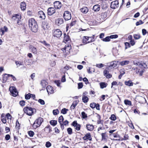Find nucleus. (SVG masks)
<instances>
[{
  "label": "nucleus",
  "mask_w": 148,
  "mask_h": 148,
  "mask_svg": "<svg viewBox=\"0 0 148 148\" xmlns=\"http://www.w3.org/2000/svg\"><path fill=\"white\" fill-rule=\"evenodd\" d=\"M29 27L31 30L34 32H36L38 30V26L35 20L33 18H30L29 20Z\"/></svg>",
  "instance_id": "obj_1"
},
{
  "label": "nucleus",
  "mask_w": 148,
  "mask_h": 148,
  "mask_svg": "<svg viewBox=\"0 0 148 148\" xmlns=\"http://www.w3.org/2000/svg\"><path fill=\"white\" fill-rule=\"evenodd\" d=\"M43 121V119L41 117H39L37 119L33 125L34 128L36 129L40 126Z\"/></svg>",
  "instance_id": "obj_2"
},
{
  "label": "nucleus",
  "mask_w": 148,
  "mask_h": 148,
  "mask_svg": "<svg viewBox=\"0 0 148 148\" xmlns=\"http://www.w3.org/2000/svg\"><path fill=\"white\" fill-rule=\"evenodd\" d=\"M23 110L25 113L27 115L31 116L33 114L34 111H36V110L34 108L29 107L27 106L24 108Z\"/></svg>",
  "instance_id": "obj_3"
},
{
  "label": "nucleus",
  "mask_w": 148,
  "mask_h": 148,
  "mask_svg": "<svg viewBox=\"0 0 148 148\" xmlns=\"http://www.w3.org/2000/svg\"><path fill=\"white\" fill-rule=\"evenodd\" d=\"M132 70L135 71L136 73L138 74L140 76H142L144 71V69H140L138 67H133L132 68Z\"/></svg>",
  "instance_id": "obj_4"
},
{
  "label": "nucleus",
  "mask_w": 148,
  "mask_h": 148,
  "mask_svg": "<svg viewBox=\"0 0 148 148\" xmlns=\"http://www.w3.org/2000/svg\"><path fill=\"white\" fill-rule=\"evenodd\" d=\"M63 16L65 20H69L70 19L71 17L70 12L68 11H66L64 12Z\"/></svg>",
  "instance_id": "obj_5"
},
{
  "label": "nucleus",
  "mask_w": 148,
  "mask_h": 148,
  "mask_svg": "<svg viewBox=\"0 0 148 148\" xmlns=\"http://www.w3.org/2000/svg\"><path fill=\"white\" fill-rule=\"evenodd\" d=\"M62 34V33L60 29H57L55 30L53 32V35L54 36L57 38L60 37Z\"/></svg>",
  "instance_id": "obj_6"
},
{
  "label": "nucleus",
  "mask_w": 148,
  "mask_h": 148,
  "mask_svg": "<svg viewBox=\"0 0 148 148\" xmlns=\"http://www.w3.org/2000/svg\"><path fill=\"white\" fill-rule=\"evenodd\" d=\"M10 90L12 95L14 97H16L18 94V91L15 87L13 86L10 87Z\"/></svg>",
  "instance_id": "obj_7"
},
{
  "label": "nucleus",
  "mask_w": 148,
  "mask_h": 148,
  "mask_svg": "<svg viewBox=\"0 0 148 148\" xmlns=\"http://www.w3.org/2000/svg\"><path fill=\"white\" fill-rule=\"evenodd\" d=\"M119 3L117 0L113 1L111 3L110 7L114 9L118 7Z\"/></svg>",
  "instance_id": "obj_8"
},
{
  "label": "nucleus",
  "mask_w": 148,
  "mask_h": 148,
  "mask_svg": "<svg viewBox=\"0 0 148 148\" xmlns=\"http://www.w3.org/2000/svg\"><path fill=\"white\" fill-rule=\"evenodd\" d=\"M54 6L56 9H60L62 7L61 3L59 1H56L54 3Z\"/></svg>",
  "instance_id": "obj_9"
},
{
  "label": "nucleus",
  "mask_w": 148,
  "mask_h": 148,
  "mask_svg": "<svg viewBox=\"0 0 148 148\" xmlns=\"http://www.w3.org/2000/svg\"><path fill=\"white\" fill-rule=\"evenodd\" d=\"M64 119L62 116H61L58 118V122H59L61 127L62 130L64 128V125H63V121Z\"/></svg>",
  "instance_id": "obj_10"
},
{
  "label": "nucleus",
  "mask_w": 148,
  "mask_h": 148,
  "mask_svg": "<svg viewBox=\"0 0 148 148\" xmlns=\"http://www.w3.org/2000/svg\"><path fill=\"white\" fill-rule=\"evenodd\" d=\"M84 140H89L91 141L92 140L90 134V133H88L85 135V136L83 138Z\"/></svg>",
  "instance_id": "obj_11"
},
{
  "label": "nucleus",
  "mask_w": 148,
  "mask_h": 148,
  "mask_svg": "<svg viewBox=\"0 0 148 148\" xmlns=\"http://www.w3.org/2000/svg\"><path fill=\"white\" fill-rule=\"evenodd\" d=\"M47 14L49 15H51L54 14L56 12L55 10L53 8H49L47 10Z\"/></svg>",
  "instance_id": "obj_12"
},
{
  "label": "nucleus",
  "mask_w": 148,
  "mask_h": 148,
  "mask_svg": "<svg viewBox=\"0 0 148 148\" xmlns=\"http://www.w3.org/2000/svg\"><path fill=\"white\" fill-rule=\"evenodd\" d=\"M47 90L48 94H52L54 92L53 88L50 86H48L47 87Z\"/></svg>",
  "instance_id": "obj_13"
},
{
  "label": "nucleus",
  "mask_w": 148,
  "mask_h": 148,
  "mask_svg": "<svg viewBox=\"0 0 148 148\" xmlns=\"http://www.w3.org/2000/svg\"><path fill=\"white\" fill-rule=\"evenodd\" d=\"M89 37L84 36L83 38L82 42L84 44L90 42Z\"/></svg>",
  "instance_id": "obj_14"
},
{
  "label": "nucleus",
  "mask_w": 148,
  "mask_h": 148,
  "mask_svg": "<svg viewBox=\"0 0 148 148\" xmlns=\"http://www.w3.org/2000/svg\"><path fill=\"white\" fill-rule=\"evenodd\" d=\"M71 45L69 44L66 45L65 47L62 49V50L64 52H66V51L69 52V51L71 49Z\"/></svg>",
  "instance_id": "obj_15"
},
{
  "label": "nucleus",
  "mask_w": 148,
  "mask_h": 148,
  "mask_svg": "<svg viewBox=\"0 0 148 148\" xmlns=\"http://www.w3.org/2000/svg\"><path fill=\"white\" fill-rule=\"evenodd\" d=\"M64 21L62 18H59L56 19V23L58 26L60 25L63 23Z\"/></svg>",
  "instance_id": "obj_16"
},
{
  "label": "nucleus",
  "mask_w": 148,
  "mask_h": 148,
  "mask_svg": "<svg viewBox=\"0 0 148 148\" xmlns=\"http://www.w3.org/2000/svg\"><path fill=\"white\" fill-rule=\"evenodd\" d=\"M8 31V28L6 26H4L3 27H2L0 29V32H1V35L4 34L5 32H7Z\"/></svg>",
  "instance_id": "obj_17"
},
{
  "label": "nucleus",
  "mask_w": 148,
  "mask_h": 148,
  "mask_svg": "<svg viewBox=\"0 0 148 148\" xmlns=\"http://www.w3.org/2000/svg\"><path fill=\"white\" fill-rule=\"evenodd\" d=\"M103 74L107 78H109L112 77V75L109 73V71L107 70H105L103 71Z\"/></svg>",
  "instance_id": "obj_18"
},
{
  "label": "nucleus",
  "mask_w": 148,
  "mask_h": 148,
  "mask_svg": "<svg viewBox=\"0 0 148 148\" xmlns=\"http://www.w3.org/2000/svg\"><path fill=\"white\" fill-rule=\"evenodd\" d=\"M86 127L88 130L92 131L94 129V127L92 125L87 124L86 125Z\"/></svg>",
  "instance_id": "obj_19"
},
{
  "label": "nucleus",
  "mask_w": 148,
  "mask_h": 148,
  "mask_svg": "<svg viewBox=\"0 0 148 148\" xmlns=\"http://www.w3.org/2000/svg\"><path fill=\"white\" fill-rule=\"evenodd\" d=\"M26 4L24 2H23L20 3V8L22 10H24L26 8Z\"/></svg>",
  "instance_id": "obj_20"
},
{
  "label": "nucleus",
  "mask_w": 148,
  "mask_h": 148,
  "mask_svg": "<svg viewBox=\"0 0 148 148\" xmlns=\"http://www.w3.org/2000/svg\"><path fill=\"white\" fill-rule=\"evenodd\" d=\"M100 10V5H96L94 6L93 10L95 12H97Z\"/></svg>",
  "instance_id": "obj_21"
},
{
  "label": "nucleus",
  "mask_w": 148,
  "mask_h": 148,
  "mask_svg": "<svg viewBox=\"0 0 148 148\" xmlns=\"http://www.w3.org/2000/svg\"><path fill=\"white\" fill-rule=\"evenodd\" d=\"M41 84L42 86V89L44 90L46 87L47 83L45 81L42 80L41 81Z\"/></svg>",
  "instance_id": "obj_22"
},
{
  "label": "nucleus",
  "mask_w": 148,
  "mask_h": 148,
  "mask_svg": "<svg viewBox=\"0 0 148 148\" xmlns=\"http://www.w3.org/2000/svg\"><path fill=\"white\" fill-rule=\"evenodd\" d=\"M125 84L129 86H133L134 83L132 82L131 80H129L128 81H125Z\"/></svg>",
  "instance_id": "obj_23"
},
{
  "label": "nucleus",
  "mask_w": 148,
  "mask_h": 148,
  "mask_svg": "<svg viewBox=\"0 0 148 148\" xmlns=\"http://www.w3.org/2000/svg\"><path fill=\"white\" fill-rule=\"evenodd\" d=\"M29 49H31L32 52L34 54H36L37 53V51L36 50V49L32 46V45H31L30 46Z\"/></svg>",
  "instance_id": "obj_24"
},
{
  "label": "nucleus",
  "mask_w": 148,
  "mask_h": 148,
  "mask_svg": "<svg viewBox=\"0 0 148 148\" xmlns=\"http://www.w3.org/2000/svg\"><path fill=\"white\" fill-rule=\"evenodd\" d=\"M78 102L76 100L73 101L71 106L70 107L71 110L74 109L76 106L77 105Z\"/></svg>",
  "instance_id": "obj_25"
},
{
  "label": "nucleus",
  "mask_w": 148,
  "mask_h": 148,
  "mask_svg": "<svg viewBox=\"0 0 148 148\" xmlns=\"http://www.w3.org/2000/svg\"><path fill=\"white\" fill-rule=\"evenodd\" d=\"M117 62L116 61L112 62L110 63V65L109 66L110 68L112 67L114 68L117 66Z\"/></svg>",
  "instance_id": "obj_26"
},
{
  "label": "nucleus",
  "mask_w": 148,
  "mask_h": 148,
  "mask_svg": "<svg viewBox=\"0 0 148 148\" xmlns=\"http://www.w3.org/2000/svg\"><path fill=\"white\" fill-rule=\"evenodd\" d=\"M80 10L81 12L83 13L86 14L88 12V9L87 7H83L82 8H81L80 9Z\"/></svg>",
  "instance_id": "obj_27"
},
{
  "label": "nucleus",
  "mask_w": 148,
  "mask_h": 148,
  "mask_svg": "<svg viewBox=\"0 0 148 148\" xmlns=\"http://www.w3.org/2000/svg\"><path fill=\"white\" fill-rule=\"evenodd\" d=\"M70 38L69 36L64 33V40L66 42H67L70 41Z\"/></svg>",
  "instance_id": "obj_28"
},
{
  "label": "nucleus",
  "mask_w": 148,
  "mask_h": 148,
  "mask_svg": "<svg viewBox=\"0 0 148 148\" xmlns=\"http://www.w3.org/2000/svg\"><path fill=\"white\" fill-rule=\"evenodd\" d=\"M84 93L83 94H84ZM82 100L83 102L84 103H87L88 101V98L87 96H85L84 95H82Z\"/></svg>",
  "instance_id": "obj_29"
},
{
  "label": "nucleus",
  "mask_w": 148,
  "mask_h": 148,
  "mask_svg": "<svg viewBox=\"0 0 148 148\" xmlns=\"http://www.w3.org/2000/svg\"><path fill=\"white\" fill-rule=\"evenodd\" d=\"M130 62L128 60L123 61L120 62V64L121 66H124L128 64Z\"/></svg>",
  "instance_id": "obj_30"
},
{
  "label": "nucleus",
  "mask_w": 148,
  "mask_h": 148,
  "mask_svg": "<svg viewBox=\"0 0 148 148\" xmlns=\"http://www.w3.org/2000/svg\"><path fill=\"white\" fill-rule=\"evenodd\" d=\"M39 14H40V17L42 19H44L45 18V14L44 12L41 11L39 12Z\"/></svg>",
  "instance_id": "obj_31"
},
{
  "label": "nucleus",
  "mask_w": 148,
  "mask_h": 148,
  "mask_svg": "<svg viewBox=\"0 0 148 148\" xmlns=\"http://www.w3.org/2000/svg\"><path fill=\"white\" fill-rule=\"evenodd\" d=\"M101 18L104 20L107 17V13L106 12L102 13L101 14Z\"/></svg>",
  "instance_id": "obj_32"
},
{
  "label": "nucleus",
  "mask_w": 148,
  "mask_h": 148,
  "mask_svg": "<svg viewBox=\"0 0 148 148\" xmlns=\"http://www.w3.org/2000/svg\"><path fill=\"white\" fill-rule=\"evenodd\" d=\"M15 15L16 16L17 23L18 25H20L21 24V23H20V22L19 21V20H20L21 18V16L18 14H16Z\"/></svg>",
  "instance_id": "obj_33"
},
{
  "label": "nucleus",
  "mask_w": 148,
  "mask_h": 148,
  "mask_svg": "<svg viewBox=\"0 0 148 148\" xmlns=\"http://www.w3.org/2000/svg\"><path fill=\"white\" fill-rule=\"evenodd\" d=\"M45 131L47 133H48L52 131V130L49 126L46 127L45 128Z\"/></svg>",
  "instance_id": "obj_34"
},
{
  "label": "nucleus",
  "mask_w": 148,
  "mask_h": 148,
  "mask_svg": "<svg viewBox=\"0 0 148 148\" xmlns=\"http://www.w3.org/2000/svg\"><path fill=\"white\" fill-rule=\"evenodd\" d=\"M138 99L139 100L138 102L140 103H142L145 100V98L142 96H139L138 98Z\"/></svg>",
  "instance_id": "obj_35"
},
{
  "label": "nucleus",
  "mask_w": 148,
  "mask_h": 148,
  "mask_svg": "<svg viewBox=\"0 0 148 148\" xmlns=\"http://www.w3.org/2000/svg\"><path fill=\"white\" fill-rule=\"evenodd\" d=\"M50 123L52 125L55 126L57 124V121L55 120H51L50 121Z\"/></svg>",
  "instance_id": "obj_36"
},
{
  "label": "nucleus",
  "mask_w": 148,
  "mask_h": 148,
  "mask_svg": "<svg viewBox=\"0 0 148 148\" xmlns=\"http://www.w3.org/2000/svg\"><path fill=\"white\" fill-rule=\"evenodd\" d=\"M147 67V65L145 63H143V64L140 63V64H139V67L140 68V69H143V68H145Z\"/></svg>",
  "instance_id": "obj_37"
},
{
  "label": "nucleus",
  "mask_w": 148,
  "mask_h": 148,
  "mask_svg": "<svg viewBox=\"0 0 148 148\" xmlns=\"http://www.w3.org/2000/svg\"><path fill=\"white\" fill-rule=\"evenodd\" d=\"M100 86L101 88H103L106 87L107 84L104 82H101L100 83Z\"/></svg>",
  "instance_id": "obj_38"
},
{
  "label": "nucleus",
  "mask_w": 148,
  "mask_h": 148,
  "mask_svg": "<svg viewBox=\"0 0 148 148\" xmlns=\"http://www.w3.org/2000/svg\"><path fill=\"white\" fill-rule=\"evenodd\" d=\"M124 103L126 105L131 106L132 105L131 101L127 100H124Z\"/></svg>",
  "instance_id": "obj_39"
},
{
  "label": "nucleus",
  "mask_w": 148,
  "mask_h": 148,
  "mask_svg": "<svg viewBox=\"0 0 148 148\" xmlns=\"http://www.w3.org/2000/svg\"><path fill=\"white\" fill-rule=\"evenodd\" d=\"M110 36L106 37L105 38H103L102 39V40L104 42H108L110 40Z\"/></svg>",
  "instance_id": "obj_40"
},
{
  "label": "nucleus",
  "mask_w": 148,
  "mask_h": 148,
  "mask_svg": "<svg viewBox=\"0 0 148 148\" xmlns=\"http://www.w3.org/2000/svg\"><path fill=\"white\" fill-rule=\"evenodd\" d=\"M48 25L47 24H46L45 23H43L42 24V27L44 29H46L48 28Z\"/></svg>",
  "instance_id": "obj_41"
},
{
  "label": "nucleus",
  "mask_w": 148,
  "mask_h": 148,
  "mask_svg": "<svg viewBox=\"0 0 148 148\" xmlns=\"http://www.w3.org/2000/svg\"><path fill=\"white\" fill-rule=\"evenodd\" d=\"M68 111V110L65 108H64L62 109L61 111V113L63 114H66L67 113V112Z\"/></svg>",
  "instance_id": "obj_42"
},
{
  "label": "nucleus",
  "mask_w": 148,
  "mask_h": 148,
  "mask_svg": "<svg viewBox=\"0 0 148 148\" xmlns=\"http://www.w3.org/2000/svg\"><path fill=\"white\" fill-rule=\"evenodd\" d=\"M6 74H5L4 76H3V80L4 82H3V83H5L6 82V80L8 79V77H9L7 75H6Z\"/></svg>",
  "instance_id": "obj_43"
},
{
  "label": "nucleus",
  "mask_w": 148,
  "mask_h": 148,
  "mask_svg": "<svg viewBox=\"0 0 148 148\" xmlns=\"http://www.w3.org/2000/svg\"><path fill=\"white\" fill-rule=\"evenodd\" d=\"M110 119L112 121H115L116 119V117L114 114L111 115Z\"/></svg>",
  "instance_id": "obj_44"
},
{
  "label": "nucleus",
  "mask_w": 148,
  "mask_h": 148,
  "mask_svg": "<svg viewBox=\"0 0 148 148\" xmlns=\"http://www.w3.org/2000/svg\"><path fill=\"white\" fill-rule=\"evenodd\" d=\"M28 134L30 137H32L34 136V133L32 131H29L28 132Z\"/></svg>",
  "instance_id": "obj_45"
},
{
  "label": "nucleus",
  "mask_w": 148,
  "mask_h": 148,
  "mask_svg": "<svg viewBox=\"0 0 148 148\" xmlns=\"http://www.w3.org/2000/svg\"><path fill=\"white\" fill-rule=\"evenodd\" d=\"M31 94L29 93L27 94H25V99H29L31 97Z\"/></svg>",
  "instance_id": "obj_46"
},
{
  "label": "nucleus",
  "mask_w": 148,
  "mask_h": 148,
  "mask_svg": "<svg viewBox=\"0 0 148 148\" xmlns=\"http://www.w3.org/2000/svg\"><path fill=\"white\" fill-rule=\"evenodd\" d=\"M134 37L135 39H138L140 38V35L139 34H134Z\"/></svg>",
  "instance_id": "obj_47"
},
{
  "label": "nucleus",
  "mask_w": 148,
  "mask_h": 148,
  "mask_svg": "<svg viewBox=\"0 0 148 148\" xmlns=\"http://www.w3.org/2000/svg\"><path fill=\"white\" fill-rule=\"evenodd\" d=\"M53 113L54 115H57L59 114V112L58 109L53 110Z\"/></svg>",
  "instance_id": "obj_48"
},
{
  "label": "nucleus",
  "mask_w": 148,
  "mask_h": 148,
  "mask_svg": "<svg viewBox=\"0 0 148 148\" xmlns=\"http://www.w3.org/2000/svg\"><path fill=\"white\" fill-rule=\"evenodd\" d=\"M67 131L69 134L71 135L72 133V130L71 128H68L67 129Z\"/></svg>",
  "instance_id": "obj_49"
},
{
  "label": "nucleus",
  "mask_w": 148,
  "mask_h": 148,
  "mask_svg": "<svg viewBox=\"0 0 148 148\" xmlns=\"http://www.w3.org/2000/svg\"><path fill=\"white\" fill-rule=\"evenodd\" d=\"M104 65L103 64H97L96 65V66L99 68H101L103 67Z\"/></svg>",
  "instance_id": "obj_50"
},
{
  "label": "nucleus",
  "mask_w": 148,
  "mask_h": 148,
  "mask_svg": "<svg viewBox=\"0 0 148 148\" xmlns=\"http://www.w3.org/2000/svg\"><path fill=\"white\" fill-rule=\"evenodd\" d=\"M96 106V104L95 103H91L90 104V107L92 109L95 108Z\"/></svg>",
  "instance_id": "obj_51"
},
{
  "label": "nucleus",
  "mask_w": 148,
  "mask_h": 148,
  "mask_svg": "<svg viewBox=\"0 0 148 148\" xmlns=\"http://www.w3.org/2000/svg\"><path fill=\"white\" fill-rule=\"evenodd\" d=\"M82 118L83 119H85L87 117V114H86L85 112H82Z\"/></svg>",
  "instance_id": "obj_52"
},
{
  "label": "nucleus",
  "mask_w": 148,
  "mask_h": 148,
  "mask_svg": "<svg viewBox=\"0 0 148 148\" xmlns=\"http://www.w3.org/2000/svg\"><path fill=\"white\" fill-rule=\"evenodd\" d=\"M125 49H126L130 47V44L128 42H126L125 43Z\"/></svg>",
  "instance_id": "obj_53"
},
{
  "label": "nucleus",
  "mask_w": 148,
  "mask_h": 148,
  "mask_svg": "<svg viewBox=\"0 0 148 148\" xmlns=\"http://www.w3.org/2000/svg\"><path fill=\"white\" fill-rule=\"evenodd\" d=\"M51 144L50 142L49 141H47L46 142L45 144V146L49 148L51 146Z\"/></svg>",
  "instance_id": "obj_54"
},
{
  "label": "nucleus",
  "mask_w": 148,
  "mask_h": 148,
  "mask_svg": "<svg viewBox=\"0 0 148 148\" xmlns=\"http://www.w3.org/2000/svg\"><path fill=\"white\" fill-rule=\"evenodd\" d=\"M15 63L16 64V65L18 66V65H19V66L20 65H23L22 63L23 62H21V61H15Z\"/></svg>",
  "instance_id": "obj_55"
},
{
  "label": "nucleus",
  "mask_w": 148,
  "mask_h": 148,
  "mask_svg": "<svg viewBox=\"0 0 148 148\" xmlns=\"http://www.w3.org/2000/svg\"><path fill=\"white\" fill-rule=\"evenodd\" d=\"M6 75H7L8 77H12L14 81H16V78L12 75L5 74Z\"/></svg>",
  "instance_id": "obj_56"
},
{
  "label": "nucleus",
  "mask_w": 148,
  "mask_h": 148,
  "mask_svg": "<svg viewBox=\"0 0 148 148\" xmlns=\"http://www.w3.org/2000/svg\"><path fill=\"white\" fill-rule=\"evenodd\" d=\"M75 127L76 130L79 131L80 130V129L81 125L79 124H77Z\"/></svg>",
  "instance_id": "obj_57"
},
{
  "label": "nucleus",
  "mask_w": 148,
  "mask_h": 148,
  "mask_svg": "<svg viewBox=\"0 0 148 148\" xmlns=\"http://www.w3.org/2000/svg\"><path fill=\"white\" fill-rule=\"evenodd\" d=\"M38 102L41 105H44L45 104L44 101L42 99H39L38 100Z\"/></svg>",
  "instance_id": "obj_58"
},
{
  "label": "nucleus",
  "mask_w": 148,
  "mask_h": 148,
  "mask_svg": "<svg viewBox=\"0 0 148 148\" xmlns=\"http://www.w3.org/2000/svg\"><path fill=\"white\" fill-rule=\"evenodd\" d=\"M16 128L19 129V128L20 126V125L18 121L17 120L16 121Z\"/></svg>",
  "instance_id": "obj_59"
},
{
  "label": "nucleus",
  "mask_w": 148,
  "mask_h": 148,
  "mask_svg": "<svg viewBox=\"0 0 148 148\" xmlns=\"http://www.w3.org/2000/svg\"><path fill=\"white\" fill-rule=\"evenodd\" d=\"M143 21L141 20H140L139 21L137 22L136 23V26H138L140 25L143 24Z\"/></svg>",
  "instance_id": "obj_60"
},
{
  "label": "nucleus",
  "mask_w": 148,
  "mask_h": 148,
  "mask_svg": "<svg viewBox=\"0 0 148 148\" xmlns=\"http://www.w3.org/2000/svg\"><path fill=\"white\" fill-rule=\"evenodd\" d=\"M111 39L115 38L118 37V36L117 35H112L110 36Z\"/></svg>",
  "instance_id": "obj_61"
},
{
  "label": "nucleus",
  "mask_w": 148,
  "mask_h": 148,
  "mask_svg": "<svg viewBox=\"0 0 148 148\" xmlns=\"http://www.w3.org/2000/svg\"><path fill=\"white\" fill-rule=\"evenodd\" d=\"M102 138V140L106 139V133H102L101 134Z\"/></svg>",
  "instance_id": "obj_62"
},
{
  "label": "nucleus",
  "mask_w": 148,
  "mask_h": 148,
  "mask_svg": "<svg viewBox=\"0 0 148 148\" xmlns=\"http://www.w3.org/2000/svg\"><path fill=\"white\" fill-rule=\"evenodd\" d=\"M78 88L79 89L82 88L83 86V84L82 83H79L78 84Z\"/></svg>",
  "instance_id": "obj_63"
},
{
  "label": "nucleus",
  "mask_w": 148,
  "mask_h": 148,
  "mask_svg": "<svg viewBox=\"0 0 148 148\" xmlns=\"http://www.w3.org/2000/svg\"><path fill=\"white\" fill-rule=\"evenodd\" d=\"M25 101H20L19 104L22 106H24L25 105Z\"/></svg>",
  "instance_id": "obj_64"
}]
</instances>
